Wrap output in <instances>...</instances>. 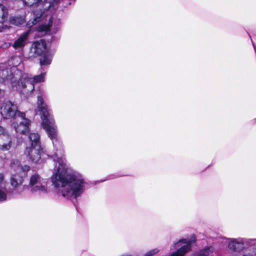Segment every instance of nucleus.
Returning a JSON list of instances; mask_svg holds the SVG:
<instances>
[{"label":"nucleus","instance_id":"7","mask_svg":"<svg viewBox=\"0 0 256 256\" xmlns=\"http://www.w3.org/2000/svg\"><path fill=\"white\" fill-rule=\"evenodd\" d=\"M24 154L28 160L33 163H38L44 155L42 146H30L26 148Z\"/></svg>","mask_w":256,"mask_h":256},{"label":"nucleus","instance_id":"16","mask_svg":"<svg viewBox=\"0 0 256 256\" xmlns=\"http://www.w3.org/2000/svg\"><path fill=\"white\" fill-rule=\"evenodd\" d=\"M215 252V249L212 246L204 247L199 252L198 256H208L212 254Z\"/></svg>","mask_w":256,"mask_h":256},{"label":"nucleus","instance_id":"23","mask_svg":"<svg viewBox=\"0 0 256 256\" xmlns=\"http://www.w3.org/2000/svg\"><path fill=\"white\" fill-rule=\"evenodd\" d=\"M158 252V250L156 248L153 249L148 252L145 256H152L156 254Z\"/></svg>","mask_w":256,"mask_h":256},{"label":"nucleus","instance_id":"20","mask_svg":"<svg viewBox=\"0 0 256 256\" xmlns=\"http://www.w3.org/2000/svg\"><path fill=\"white\" fill-rule=\"evenodd\" d=\"M6 182L4 180V175L0 173V188L6 189Z\"/></svg>","mask_w":256,"mask_h":256},{"label":"nucleus","instance_id":"17","mask_svg":"<svg viewBox=\"0 0 256 256\" xmlns=\"http://www.w3.org/2000/svg\"><path fill=\"white\" fill-rule=\"evenodd\" d=\"M53 18L51 17L49 20V22L48 24L40 25L38 28L39 32H48L50 31L51 28L52 26Z\"/></svg>","mask_w":256,"mask_h":256},{"label":"nucleus","instance_id":"13","mask_svg":"<svg viewBox=\"0 0 256 256\" xmlns=\"http://www.w3.org/2000/svg\"><path fill=\"white\" fill-rule=\"evenodd\" d=\"M28 138L30 142V146H41L40 135L36 132H32L29 134Z\"/></svg>","mask_w":256,"mask_h":256},{"label":"nucleus","instance_id":"8","mask_svg":"<svg viewBox=\"0 0 256 256\" xmlns=\"http://www.w3.org/2000/svg\"><path fill=\"white\" fill-rule=\"evenodd\" d=\"M25 116L24 112H18V118H20V124L17 126L14 124H13L16 131L18 133L24 134L29 131L30 121L26 118Z\"/></svg>","mask_w":256,"mask_h":256},{"label":"nucleus","instance_id":"12","mask_svg":"<svg viewBox=\"0 0 256 256\" xmlns=\"http://www.w3.org/2000/svg\"><path fill=\"white\" fill-rule=\"evenodd\" d=\"M8 16L7 8L2 4H0V32L4 29L3 24L7 20Z\"/></svg>","mask_w":256,"mask_h":256},{"label":"nucleus","instance_id":"24","mask_svg":"<svg viewBox=\"0 0 256 256\" xmlns=\"http://www.w3.org/2000/svg\"><path fill=\"white\" fill-rule=\"evenodd\" d=\"M30 170V167L28 166L25 165L22 166V169L20 170V174H22V172H26Z\"/></svg>","mask_w":256,"mask_h":256},{"label":"nucleus","instance_id":"21","mask_svg":"<svg viewBox=\"0 0 256 256\" xmlns=\"http://www.w3.org/2000/svg\"><path fill=\"white\" fill-rule=\"evenodd\" d=\"M40 0H22L24 3L28 6H32L34 4H38Z\"/></svg>","mask_w":256,"mask_h":256},{"label":"nucleus","instance_id":"10","mask_svg":"<svg viewBox=\"0 0 256 256\" xmlns=\"http://www.w3.org/2000/svg\"><path fill=\"white\" fill-rule=\"evenodd\" d=\"M29 34L30 31L28 30L20 34L18 38L12 44L13 47L16 50L23 48L28 42Z\"/></svg>","mask_w":256,"mask_h":256},{"label":"nucleus","instance_id":"3","mask_svg":"<svg viewBox=\"0 0 256 256\" xmlns=\"http://www.w3.org/2000/svg\"><path fill=\"white\" fill-rule=\"evenodd\" d=\"M196 242V238L194 234L190 238L179 240L171 246V249L176 248V250L172 252L170 256H184L192 250V245Z\"/></svg>","mask_w":256,"mask_h":256},{"label":"nucleus","instance_id":"1","mask_svg":"<svg viewBox=\"0 0 256 256\" xmlns=\"http://www.w3.org/2000/svg\"><path fill=\"white\" fill-rule=\"evenodd\" d=\"M56 156L58 160L55 164V172L52 176V182L56 187L62 188L60 192L63 197L68 199L76 198L83 192L84 180L81 176L69 173L62 160L58 158V152H56Z\"/></svg>","mask_w":256,"mask_h":256},{"label":"nucleus","instance_id":"18","mask_svg":"<svg viewBox=\"0 0 256 256\" xmlns=\"http://www.w3.org/2000/svg\"><path fill=\"white\" fill-rule=\"evenodd\" d=\"M8 140V142L3 144H0V150H10L12 144V138L9 135L6 134V137Z\"/></svg>","mask_w":256,"mask_h":256},{"label":"nucleus","instance_id":"15","mask_svg":"<svg viewBox=\"0 0 256 256\" xmlns=\"http://www.w3.org/2000/svg\"><path fill=\"white\" fill-rule=\"evenodd\" d=\"M10 169L11 171L16 172V174H20L22 166L20 162L17 160H12L10 164Z\"/></svg>","mask_w":256,"mask_h":256},{"label":"nucleus","instance_id":"6","mask_svg":"<svg viewBox=\"0 0 256 256\" xmlns=\"http://www.w3.org/2000/svg\"><path fill=\"white\" fill-rule=\"evenodd\" d=\"M29 186L31 191L46 193L48 192L47 182L38 174H34L30 177Z\"/></svg>","mask_w":256,"mask_h":256},{"label":"nucleus","instance_id":"27","mask_svg":"<svg viewBox=\"0 0 256 256\" xmlns=\"http://www.w3.org/2000/svg\"><path fill=\"white\" fill-rule=\"evenodd\" d=\"M52 0L53 2H54V1H56V0Z\"/></svg>","mask_w":256,"mask_h":256},{"label":"nucleus","instance_id":"26","mask_svg":"<svg viewBox=\"0 0 256 256\" xmlns=\"http://www.w3.org/2000/svg\"><path fill=\"white\" fill-rule=\"evenodd\" d=\"M56 22H57L58 24L59 23V22H60L59 20H57Z\"/></svg>","mask_w":256,"mask_h":256},{"label":"nucleus","instance_id":"25","mask_svg":"<svg viewBox=\"0 0 256 256\" xmlns=\"http://www.w3.org/2000/svg\"><path fill=\"white\" fill-rule=\"evenodd\" d=\"M5 132L6 131L4 128L2 126H0V136L3 135L4 137H6V135H5Z\"/></svg>","mask_w":256,"mask_h":256},{"label":"nucleus","instance_id":"2","mask_svg":"<svg viewBox=\"0 0 256 256\" xmlns=\"http://www.w3.org/2000/svg\"><path fill=\"white\" fill-rule=\"evenodd\" d=\"M37 98L38 108L41 116L42 128L52 140L54 146L57 148V145L60 146L58 136L57 127L55 124L50 110L48 108V106L41 96H38Z\"/></svg>","mask_w":256,"mask_h":256},{"label":"nucleus","instance_id":"4","mask_svg":"<svg viewBox=\"0 0 256 256\" xmlns=\"http://www.w3.org/2000/svg\"><path fill=\"white\" fill-rule=\"evenodd\" d=\"M21 112L18 110L16 104L10 101H6L1 104L0 113L4 118L16 120L18 113Z\"/></svg>","mask_w":256,"mask_h":256},{"label":"nucleus","instance_id":"11","mask_svg":"<svg viewBox=\"0 0 256 256\" xmlns=\"http://www.w3.org/2000/svg\"><path fill=\"white\" fill-rule=\"evenodd\" d=\"M24 182V178L22 174H12L10 178L11 186L14 188H17L22 186Z\"/></svg>","mask_w":256,"mask_h":256},{"label":"nucleus","instance_id":"19","mask_svg":"<svg viewBox=\"0 0 256 256\" xmlns=\"http://www.w3.org/2000/svg\"><path fill=\"white\" fill-rule=\"evenodd\" d=\"M52 62V58L46 54L40 58V64L41 66L49 65Z\"/></svg>","mask_w":256,"mask_h":256},{"label":"nucleus","instance_id":"9","mask_svg":"<svg viewBox=\"0 0 256 256\" xmlns=\"http://www.w3.org/2000/svg\"><path fill=\"white\" fill-rule=\"evenodd\" d=\"M46 48V43L44 40L34 42L31 48V50L36 55L38 56L44 53Z\"/></svg>","mask_w":256,"mask_h":256},{"label":"nucleus","instance_id":"22","mask_svg":"<svg viewBox=\"0 0 256 256\" xmlns=\"http://www.w3.org/2000/svg\"><path fill=\"white\" fill-rule=\"evenodd\" d=\"M5 189L0 188V202H3L6 200V195L4 192Z\"/></svg>","mask_w":256,"mask_h":256},{"label":"nucleus","instance_id":"5","mask_svg":"<svg viewBox=\"0 0 256 256\" xmlns=\"http://www.w3.org/2000/svg\"><path fill=\"white\" fill-rule=\"evenodd\" d=\"M45 74H40L34 76L33 78H30L26 74L23 75L18 81V86L22 88H27L26 92H32L34 88V83L44 82V80Z\"/></svg>","mask_w":256,"mask_h":256},{"label":"nucleus","instance_id":"14","mask_svg":"<svg viewBox=\"0 0 256 256\" xmlns=\"http://www.w3.org/2000/svg\"><path fill=\"white\" fill-rule=\"evenodd\" d=\"M10 22L12 24L18 26L24 24L25 22V16H10Z\"/></svg>","mask_w":256,"mask_h":256}]
</instances>
